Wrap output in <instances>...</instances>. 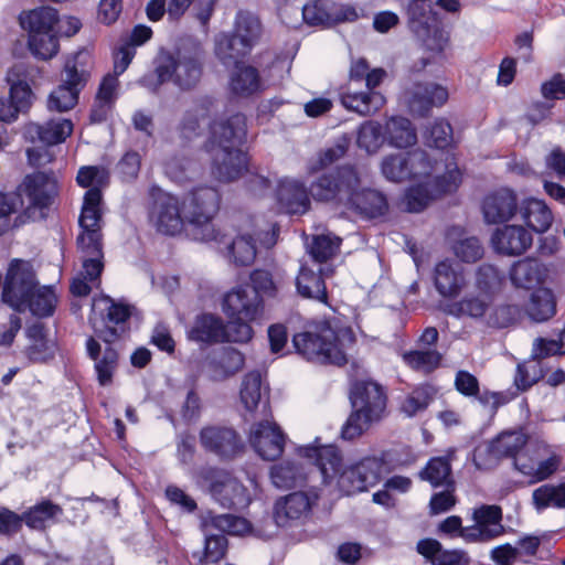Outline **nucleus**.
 Segmentation results:
<instances>
[{
	"mask_svg": "<svg viewBox=\"0 0 565 565\" xmlns=\"http://www.w3.org/2000/svg\"><path fill=\"white\" fill-rule=\"evenodd\" d=\"M352 407L366 414L370 418L380 420L386 408L384 388L373 381H358L350 392Z\"/></svg>",
	"mask_w": 565,
	"mask_h": 565,
	"instance_id": "obj_23",
	"label": "nucleus"
},
{
	"mask_svg": "<svg viewBox=\"0 0 565 565\" xmlns=\"http://www.w3.org/2000/svg\"><path fill=\"white\" fill-rule=\"evenodd\" d=\"M317 500L302 491L280 497L274 505V520L280 527H289L301 524L310 514Z\"/></svg>",
	"mask_w": 565,
	"mask_h": 565,
	"instance_id": "obj_18",
	"label": "nucleus"
},
{
	"mask_svg": "<svg viewBox=\"0 0 565 565\" xmlns=\"http://www.w3.org/2000/svg\"><path fill=\"white\" fill-rule=\"evenodd\" d=\"M286 436L280 427L268 419L254 424L249 431V443L264 460H275L284 452Z\"/></svg>",
	"mask_w": 565,
	"mask_h": 565,
	"instance_id": "obj_19",
	"label": "nucleus"
},
{
	"mask_svg": "<svg viewBox=\"0 0 565 565\" xmlns=\"http://www.w3.org/2000/svg\"><path fill=\"white\" fill-rule=\"evenodd\" d=\"M239 402L244 409L253 415L259 406L266 412L268 407V387L264 385L259 371H250L242 379Z\"/></svg>",
	"mask_w": 565,
	"mask_h": 565,
	"instance_id": "obj_32",
	"label": "nucleus"
},
{
	"mask_svg": "<svg viewBox=\"0 0 565 565\" xmlns=\"http://www.w3.org/2000/svg\"><path fill=\"white\" fill-rule=\"evenodd\" d=\"M77 245L84 253L83 270L81 275L94 284L98 281L104 269L102 242H97V246H90L89 243Z\"/></svg>",
	"mask_w": 565,
	"mask_h": 565,
	"instance_id": "obj_49",
	"label": "nucleus"
},
{
	"mask_svg": "<svg viewBox=\"0 0 565 565\" xmlns=\"http://www.w3.org/2000/svg\"><path fill=\"white\" fill-rule=\"evenodd\" d=\"M433 280L438 295L447 300L457 299L468 285L463 269L449 259L436 264Z\"/></svg>",
	"mask_w": 565,
	"mask_h": 565,
	"instance_id": "obj_26",
	"label": "nucleus"
},
{
	"mask_svg": "<svg viewBox=\"0 0 565 565\" xmlns=\"http://www.w3.org/2000/svg\"><path fill=\"white\" fill-rule=\"evenodd\" d=\"M73 132V122L66 118H53L45 124L40 125L31 122L25 127V137L34 141H40L46 146L62 143Z\"/></svg>",
	"mask_w": 565,
	"mask_h": 565,
	"instance_id": "obj_30",
	"label": "nucleus"
},
{
	"mask_svg": "<svg viewBox=\"0 0 565 565\" xmlns=\"http://www.w3.org/2000/svg\"><path fill=\"white\" fill-rule=\"evenodd\" d=\"M352 413L343 424L341 429V436L345 440H353L365 433L373 423L377 422L374 418H370L356 407H352Z\"/></svg>",
	"mask_w": 565,
	"mask_h": 565,
	"instance_id": "obj_62",
	"label": "nucleus"
},
{
	"mask_svg": "<svg viewBox=\"0 0 565 565\" xmlns=\"http://www.w3.org/2000/svg\"><path fill=\"white\" fill-rule=\"evenodd\" d=\"M212 102L207 98L196 102L191 108H189L181 121L180 130L181 135L191 139L192 137L199 136L202 131V124L207 121L211 113Z\"/></svg>",
	"mask_w": 565,
	"mask_h": 565,
	"instance_id": "obj_43",
	"label": "nucleus"
},
{
	"mask_svg": "<svg viewBox=\"0 0 565 565\" xmlns=\"http://www.w3.org/2000/svg\"><path fill=\"white\" fill-rule=\"evenodd\" d=\"M100 303L104 305L100 313L102 321L98 322L96 313L89 321L96 335L107 345L103 356L99 358L100 344L95 338L89 337L86 340V351L88 356L95 361L98 383L102 386H106L111 383L114 372L118 364V353L110 344L120 338V334L125 330L124 324L129 319L131 311L129 306L117 303L110 298L102 299Z\"/></svg>",
	"mask_w": 565,
	"mask_h": 565,
	"instance_id": "obj_5",
	"label": "nucleus"
},
{
	"mask_svg": "<svg viewBox=\"0 0 565 565\" xmlns=\"http://www.w3.org/2000/svg\"><path fill=\"white\" fill-rule=\"evenodd\" d=\"M493 250L503 256H520L531 248L532 233L518 224H504L497 227L491 235Z\"/></svg>",
	"mask_w": 565,
	"mask_h": 565,
	"instance_id": "obj_21",
	"label": "nucleus"
},
{
	"mask_svg": "<svg viewBox=\"0 0 565 565\" xmlns=\"http://www.w3.org/2000/svg\"><path fill=\"white\" fill-rule=\"evenodd\" d=\"M76 182L82 188L97 189L102 192L109 182V172L100 166H83L78 169Z\"/></svg>",
	"mask_w": 565,
	"mask_h": 565,
	"instance_id": "obj_57",
	"label": "nucleus"
},
{
	"mask_svg": "<svg viewBox=\"0 0 565 565\" xmlns=\"http://www.w3.org/2000/svg\"><path fill=\"white\" fill-rule=\"evenodd\" d=\"M25 311L33 316L45 318L53 315L57 297L52 286H38L34 292L26 299Z\"/></svg>",
	"mask_w": 565,
	"mask_h": 565,
	"instance_id": "obj_45",
	"label": "nucleus"
},
{
	"mask_svg": "<svg viewBox=\"0 0 565 565\" xmlns=\"http://www.w3.org/2000/svg\"><path fill=\"white\" fill-rule=\"evenodd\" d=\"M446 87L436 83H415L405 92V99L411 113L425 116L433 107L443 106L448 99Z\"/></svg>",
	"mask_w": 565,
	"mask_h": 565,
	"instance_id": "obj_27",
	"label": "nucleus"
},
{
	"mask_svg": "<svg viewBox=\"0 0 565 565\" xmlns=\"http://www.w3.org/2000/svg\"><path fill=\"white\" fill-rule=\"evenodd\" d=\"M89 64L90 55L86 51H79L67 58L62 84L49 95V110L63 113L75 107L79 92L89 77Z\"/></svg>",
	"mask_w": 565,
	"mask_h": 565,
	"instance_id": "obj_9",
	"label": "nucleus"
},
{
	"mask_svg": "<svg viewBox=\"0 0 565 565\" xmlns=\"http://www.w3.org/2000/svg\"><path fill=\"white\" fill-rule=\"evenodd\" d=\"M203 57L200 49L178 50L174 54L162 51L156 58V68L140 78V84L156 92L160 85L172 81L182 89L195 86L202 75Z\"/></svg>",
	"mask_w": 565,
	"mask_h": 565,
	"instance_id": "obj_6",
	"label": "nucleus"
},
{
	"mask_svg": "<svg viewBox=\"0 0 565 565\" xmlns=\"http://www.w3.org/2000/svg\"><path fill=\"white\" fill-rule=\"evenodd\" d=\"M184 218L178 198L170 193L158 194L150 212V220L158 232L175 235L181 232Z\"/></svg>",
	"mask_w": 565,
	"mask_h": 565,
	"instance_id": "obj_24",
	"label": "nucleus"
},
{
	"mask_svg": "<svg viewBox=\"0 0 565 565\" xmlns=\"http://www.w3.org/2000/svg\"><path fill=\"white\" fill-rule=\"evenodd\" d=\"M263 34L260 20L248 11H238L231 32H221L214 38V54L224 65L247 56L259 43Z\"/></svg>",
	"mask_w": 565,
	"mask_h": 565,
	"instance_id": "obj_7",
	"label": "nucleus"
},
{
	"mask_svg": "<svg viewBox=\"0 0 565 565\" xmlns=\"http://www.w3.org/2000/svg\"><path fill=\"white\" fill-rule=\"evenodd\" d=\"M527 436L520 431H504L493 439L484 450L478 449L473 462L479 470L494 468L502 458H515L522 454Z\"/></svg>",
	"mask_w": 565,
	"mask_h": 565,
	"instance_id": "obj_15",
	"label": "nucleus"
},
{
	"mask_svg": "<svg viewBox=\"0 0 565 565\" xmlns=\"http://www.w3.org/2000/svg\"><path fill=\"white\" fill-rule=\"evenodd\" d=\"M347 147L341 143H337L329 148H326L317 153L315 158L309 161L308 170L310 173H316L320 170L328 168L338 160L344 157Z\"/></svg>",
	"mask_w": 565,
	"mask_h": 565,
	"instance_id": "obj_64",
	"label": "nucleus"
},
{
	"mask_svg": "<svg viewBox=\"0 0 565 565\" xmlns=\"http://www.w3.org/2000/svg\"><path fill=\"white\" fill-rule=\"evenodd\" d=\"M307 478L308 472L299 461L284 460L270 468L271 482L279 489L301 486Z\"/></svg>",
	"mask_w": 565,
	"mask_h": 565,
	"instance_id": "obj_40",
	"label": "nucleus"
},
{
	"mask_svg": "<svg viewBox=\"0 0 565 565\" xmlns=\"http://www.w3.org/2000/svg\"><path fill=\"white\" fill-rule=\"evenodd\" d=\"M262 310L260 295L247 285L234 288L224 296L223 311L231 319L256 320Z\"/></svg>",
	"mask_w": 565,
	"mask_h": 565,
	"instance_id": "obj_22",
	"label": "nucleus"
},
{
	"mask_svg": "<svg viewBox=\"0 0 565 565\" xmlns=\"http://www.w3.org/2000/svg\"><path fill=\"white\" fill-rule=\"evenodd\" d=\"M63 513V509L50 500H43L23 514V521L31 529H44L49 521Z\"/></svg>",
	"mask_w": 565,
	"mask_h": 565,
	"instance_id": "obj_51",
	"label": "nucleus"
},
{
	"mask_svg": "<svg viewBox=\"0 0 565 565\" xmlns=\"http://www.w3.org/2000/svg\"><path fill=\"white\" fill-rule=\"evenodd\" d=\"M502 285V277L493 265H480L475 275L476 291L494 299V296L500 291Z\"/></svg>",
	"mask_w": 565,
	"mask_h": 565,
	"instance_id": "obj_48",
	"label": "nucleus"
},
{
	"mask_svg": "<svg viewBox=\"0 0 565 565\" xmlns=\"http://www.w3.org/2000/svg\"><path fill=\"white\" fill-rule=\"evenodd\" d=\"M332 2L329 0H315L302 8V18L310 25H330Z\"/></svg>",
	"mask_w": 565,
	"mask_h": 565,
	"instance_id": "obj_59",
	"label": "nucleus"
},
{
	"mask_svg": "<svg viewBox=\"0 0 565 565\" xmlns=\"http://www.w3.org/2000/svg\"><path fill=\"white\" fill-rule=\"evenodd\" d=\"M245 365L244 354L235 348L212 350L203 361V372L212 382H224L233 377Z\"/></svg>",
	"mask_w": 565,
	"mask_h": 565,
	"instance_id": "obj_17",
	"label": "nucleus"
},
{
	"mask_svg": "<svg viewBox=\"0 0 565 565\" xmlns=\"http://www.w3.org/2000/svg\"><path fill=\"white\" fill-rule=\"evenodd\" d=\"M203 526L205 530L211 527L231 535H242L250 530L249 522L243 518L233 514L215 515L211 512L203 518Z\"/></svg>",
	"mask_w": 565,
	"mask_h": 565,
	"instance_id": "obj_46",
	"label": "nucleus"
},
{
	"mask_svg": "<svg viewBox=\"0 0 565 565\" xmlns=\"http://www.w3.org/2000/svg\"><path fill=\"white\" fill-rule=\"evenodd\" d=\"M408 25L433 55L441 54L449 43V35L443 29L438 14L424 1H414L407 7Z\"/></svg>",
	"mask_w": 565,
	"mask_h": 565,
	"instance_id": "obj_11",
	"label": "nucleus"
},
{
	"mask_svg": "<svg viewBox=\"0 0 565 565\" xmlns=\"http://www.w3.org/2000/svg\"><path fill=\"white\" fill-rule=\"evenodd\" d=\"M386 140L385 132L376 121H366L361 125L358 135V145L365 149L369 153L376 152L383 141Z\"/></svg>",
	"mask_w": 565,
	"mask_h": 565,
	"instance_id": "obj_61",
	"label": "nucleus"
},
{
	"mask_svg": "<svg viewBox=\"0 0 565 565\" xmlns=\"http://www.w3.org/2000/svg\"><path fill=\"white\" fill-rule=\"evenodd\" d=\"M519 201L510 189H500L488 194L482 202V214L487 224H503L516 213Z\"/></svg>",
	"mask_w": 565,
	"mask_h": 565,
	"instance_id": "obj_28",
	"label": "nucleus"
},
{
	"mask_svg": "<svg viewBox=\"0 0 565 565\" xmlns=\"http://www.w3.org/2000/svg\"><path fill=\"white\" fill-rule=\"evenodd\" d=\"M220 194L216 189L201 186L191 191L182 203L185 220L196 227H203L202 239H216L211 220L218 211Z\"/></svg>",
	"mask_w": 565,
	"mask_h": 565,
	"instance_id": "obj_14",
	"label": "nucleus"
},
{
	"mask_svg": "<svg viewBox=\"0 0 565 565\" xmlns=\"http://www.w3.org/2000/svg\"><path fill=\"white\" fill-rule=\"evenodd\" d=\"M355 341L350 328L339 327L334 319L312 320L294 334L292 343L299 355L318 364L344 365L347 349Z\"/></svg>",
	"mask_w": 565,
	"mask_h": 565,
	"instance_id": "obj_3",
	"label": "nucleus"
},
{
	"mask_svg": "<svg viewBox=\"0 0 565 565\" xmlns=\"http://www.w3.org/2000/svg\"><path fill=\"white\" fill-rule=\"evenodd\" d=\"M342 105L361 116L375 114L385 104L384 96L379 92H356L351 87L341 94Z\"/></svg>",
	"mask_w": 565,
	"mask_h": 565,
	"instance_id": "obj_39",
	"label": "nucleus"
},
{
	"mask_svg": "<svg viewBox=\"0 0 565 565\" xmlns=\"http://www.w3.org/2000/svg\"><path fill=\"white\" fill-rule=\"evenodd\" d=\"M204 478L210 480V493L225 509L245 508L249 500L246 488L236 479L215 469H209Z\"/></svg>",
	"mask_w": 565,
	"mask_h": 565,
	"instance_id": "obj_16",
	"label": "nucleus"
},
{
	"mask_svg": "<svg viewBox=\"0 0 565 565\" xmlns=\"http://www.w3.org/2000/svg\"><path fill=\"white\" fill-rule=\"evenodd\" d=\"M443 355L436 350H414L403 354L404 362L415 371L430 373L441 362Z\"/></svg>",
	"mask_w": 565,
	"mask_h": 565,
	"instance_id": "obj_54",
	"label": "nucleus"
},
{
	"mask_svg": "<svg viewBox=\"0 0 565 565\" xmlns=\"http://www.w3.org/2000/svg\"><path fill=\"white\" fill-rule=\"evenodd\" d=\"M54 181L43 172H35L24 178L18 186L17 192L12 193L20 200L19 209L24 207L21 215L17 217L20 223L26 221H40L45 217V210L51 205L55 194Z\"/></svg>",
	"mask_w": 565,
	"mask_h": 565,
	"instance_id": "obj_10",
	"label": "nucleus"
},
{
	"mask_svg": "<svg viewBox=\"0 0 565 565\" xmlns=\"http://www.w3.org/2000/svg\"><path fill=\"white\" fill-rule=\"evenodd\" d=\"M385 137L388 143L396 148H406L417 141L411 120L401 116L392 117L386 121Z\"/></svg>",
	"mask_w": 565,
	"mask_h": 565,
	"instance_id": "obj_42",
	"label": "nucleus"
},
{
	"mask_svg": "<svg viewBox=\"0 0 565 565\" xmlns=\"http://www.w3.org/2000/svg\"><path fill=\"white\" fill-rule=\"evenodd\" d=\"M201 446L221 459H233L243 450L238 434L230 427L207 426L200 431Z\"/></svg>",
	"mask_w": 565,
	"mask_h": 565,
	"instance_id": "obj_20",
	"label": "nucleus"
},
{
	"mask_svg": "<svg viewBox=\"0 0 565 565\" xmlns=\"http://www.w3.org/2000/svg\"><path fill=\"white\" fill-rule=\"evenodd\" d=\"M305 185L296 180L284 179L276 190V198L281 210L289 214H302L309 205L310 200ZM311 195V193H309Z\"/></svg>",
	"mask_w": 565,
	"mask_h": 565,
	"instance_id": "obj_33",
	"label": "nucleus"
},
{
	"mask_svg": "<svg viewBox=\"0 0 565 565\" xmlns=\"http://www.w3.org/2000/svg\"><path fill=\"white\" fill-rule=\"evenodd\" d=\"M532 502L539 512L551 507L565 509V483H547L536 488L532 493Z\"/></svg>",
	"mask_w": 565,
	"mask_h": 565,
	"instance_id": "obj_47",
	"label": "nucleus"
},
{
	"mask_svg": "<svg viewBox=\"0 0 565 565\" xmlns=\"http://www.w3.org/2000/svg\"><path fill=\"white\" fill-rule=\"evenodd\" d=\"M341 238L331 234H321L312 238L309 253L319 263L332 258L340 248Z\"/></svg>",
	"mask_w": 565,
	"mask_h": 565,
	"instance_id": "obj_56",
	"label": "nucleus"
},
{
	"mask_svg": "<svg viewBox=\"0 0 565 565\" xmlns=\"http://www.w3.org/2000/svg\"><path fill=\"white\" fill-rule=\"evenodd\" d=\"M57 22L58 13L51 7H40L20 15L21 26L29 32V49L35 57L46 61L57 54Z\"/></svg>",
	"mask_w": 565,
	"mask_h": 565,
	"instance_id": "obj_8",
	"label": "nucleus"
},
{
	"mask_svg": "<svg viewBox=\"0 0 565 565\" xmlns=\"http://www.w3.org/2000/svg\"><path fill=\"white\" fill-rule=\"evenodd\" d=\"M509 276L514 287L532 289L542 284L545 268L536 258L526 257L513 263Z\"/></svg>",
	"mask_w": 565,
	"mask_h": 565,
	"instance_id": "obj_37",
	"label": "nucleus"
},
{
	"mask_svg": "<svg viewBox=\"0 0 565 565\" xmlns=\"http://www.w3.org/2000/svg\"><path fill=\"white\" fill-rule=\"evenodd\" d=\"M198 169V162L183 154H175L164 163L166 174L177 183L192 179L196 174Z\"/></svg>",
	"mask_w": 565,
	"mask_h": 565,
	"instance_id": "obj_53",
	"label": "nucleus"
},
{
	"mask_svg": "<svg viewBox=\"0 0 565 565\" xmlns=\"http://www.w3.org/2000/svg\"><path fill=\"white\" fill-rule=\"evenodd\" d=\"M518 213L529 228L545 233L553 223V214L543 200L527 198L519 203Z\"/></svg>",
	"mask_w": 565,
	"mask_h": 565,
	"instance_id": "obj_36",
	"label": "nucleus"
},
{
	"mask_svg": "<svg viewBox=\"0 0 565 565\" xmlns=\"http://www.w3.org/2000/svg\"><path fill=\"white\" fill-rule=\"evenodd\" d=\"M100 203V191L97 189L86 191L78 220L82 233L77 237V244L89 243L90 246H97V242H102V214L99 209Z\"/></svg>",
	"mask_w": 565,
	"mask_h": 565,
	"instance_id": "obj_25",
	"label": "nucleus"
},
{
	"mask_svg": "<svg viewBox=\"0 0 565 565\" xmlns=\"http://www.w3.org/2000/svg\"><path fill=\"white\" fill-rule=\"evenodd\" d=\"M245 135L246 118L243 114H235L211 125L205 147L212 160V172L220 181L236 180L246 169V153L239 149Z\"/></svg>",
	"mask_w": 565,
	"mask_h": 565,
	"instance_id": "obj_4",
	"label": "nucleus"
},
{
	"mask_svg": "<svg viewBox=\"0 0 565 565\" xmlns=\"http://www.w3.org/2000/svg\"><path fill=\"white\" fill-rule=\"evenodd\" d=\"M417 552L433 565H469L470 557L462 550H444L435 539H423L417 543Z\"/></svg>",
	"mask_w": 565,
	"mask_h": 565,
	"instance_id": "obj_35",
	"label": "nucleus"
},
{
	"mask_svg": "<svg viewBox=\"0 0 565 565\" xmlns=\"http://www.w3.org/2000/svg\"><path fill=\"white\" fill-rule=\"evenodd\" d=\"M300 455L313 459L323 483L335 488L345 495L366 491L376 486L387 472L386 462L380 457H366L343 469V458L333 445L306 446Z\"/></svg>",
	"mask_w": 565,
	"mask_h": 565,
	"instance_id": "obj_2",
	"label": "nucleus"
},
{
	"mask_svg": "<svg viewBox=\"0 0 565 565\" xmlns=\"http://www.w3.org/2000/svg\"><path fill=\"white\" fill-rule=\"evenodd\" d=\"M311 198L330 203L365 220L384 216L388 211L386 196L367 185L362 170L354 164H342L322 173L310 184Z\"/></svg>",
	"mask_w": 565,
	"mask_h": 565,
	"instance_id": "obj_1",
	"label": "nucleus"
},
{
	"mask_svg": "<svg viewBox=\"0 0 565 565\" xmlns=\"http://www.w3.org/2000/svg\"><path fill=\"white\" fill-rule=\"evenodd\" d=\"M7 79L10 83V100L13 107L18 114L26 113L34 99L30 85L18 78V74L14 68L9 71Z\"/></svg>",
	"mask_w": 565,
	"mask_h": 565,
	"instance_id": "obj_52",
	"label": "nucleus"
},
{
	"mask_svg": "<svg viewBox=\"0 0 565 565\" xmlns=\"http://www.w3.org/2000/svg\"><path fill=\"white\" fill-rule=\"evenodd\" d=\"M446 171L433 182H425L408 189L405 194L406 209L422 212L435 198L456 191L461 183V172L452 157H446Z\"/></svg>",
	"mask_w": 565,
	"mask_h": 565,
	"instance_id": "obj_13",
	"label": "nucleus"
},
{
	"mask_svg": "<svg viewBox=\"0 0 565 565\" xmlns=\"http://www.w3.org/2000/svg\"><path fill=\"white\" fill-rule=\"evenodd\" d=\"M224 320L212 313L198 316L188 331V339L196 343H224Z\"/></svg>",
	"mask_w": 565,
	"mask_h": 565,
	"instance_id": "obj_34",
	"label": "nucleus"
},
{
	"mask_svg": "<svg viewBox=\"0 0 565 565\" xmlns=\"http://www.w3.org/2000/svg\"><path fill=\"white\" fill-rule=\"evenodd\" d=\"M425 138L430 147L437 149L447 148L452 141V128L450 124L443 119H436L425 132Z\"/></svg>",
	"mask_w": 565,
	"mask_h": 565,
	"instance_id": "obj_63",
	"label": "nucleus"
},
{
	"mask_svg": "<svg viewBox=\"0 0 565 565\" xmlns=\"http://www.w3.org/2000/svg\"><path fill=\"white\" fill-rule=\"evenodd\" d=\"M526 313L535 322H544L556 313V301L553 292L548 289H537L526 305Z\"/></svg>",
	"mask_w": 565,
	"mask_h": 565,
	"instance_id": "obj_44",
	"label": "nucleus"
},
{
	"mask_svg": "<svg viewBox=\"0 0 565 565\" xmlns=\"http://www.w3.org/2000/svg\"><path fill=\"white\" fill-rule=\"evenodd\" d=\"M493 300L479 292L466 294L459 300H454L441 306L444 313L460 318H470L473 320H480L486 318L487 313L491 309Z\"/></svg>",
	"mask_w": 565,
	"mask_h": 565,
	"instance_id": "obj_31",
	"label": "nucleus"
},
{
	"mask_svg": "<svg viewBox=\"0 0 565 565\" xmlns=\"http://www.w3.org/2000/svg\"><path fill=\"white\" fill-rule=\"evenodd\" d=\"M383 177L392 182H402L411 179L406 154L386 156L381 163Z\"/></svg>",
	"mask_w": 565,
	"mask_h": 565,
	"instance_id": "obj_58",
	"label": "nucleus"
},
{
	"mask_svg": "<svg viewBox=\"0 0 565 565\" xmlns=\"http://www.w3.org/2000/svg\"><path fill=\"white\" fill-rule=\"evenodd\" d=\"M420 478L427 480L433 487H449L452 484L451 466L448 457L431 458L425 469L420 472Z\"/></svg>",
	"mask_w": 565,
	"mask_h": 565,
	"instance_id": "obj_50",
	"label": "nucleus"
},
{
	"mask_svg": "<svg viewBox=\"0 0 565 565\" xmlns=\"http://www.w3.org/2000/svg\"><path fill=\"white\" fill-rule=\"evenodd\" d=\"M216 242L224 245L227 250V258L237 266H249L256 257V246L249 235L237 236L230 239L227 235L215 232Z\"/></svg>",
	"mask_w": 565,
	"mask_h": 565,
	"instance_id": "obj_38",
	"label": "nucleus"
},
{
	"mask_svg": "<svg viewBox=\"0 0 565 565\" xmlns=\"http://www.w3.org/2000/svg\"><path fill=\"white\" fill-rule=\"evenodd\" d=\"M36 273L31 262L13 258L8 266L3 285L2 301L14 311L25 312L28 297L39 286Z\"/></svg>",
	"mask_w": 565,
	"mask_h": 565,
	"instance_id": "obj_12",
	"label": "nucleus"
},
{
	"mask_svg": "<svg viewBox=\"0 0 565 565\" xmlns=\"http://www.w3.org/2000/svg\"><path fill=\"white\" fill-rule=\"evenodd\" d=\"M296 286L299 295L303 298L327 303V288L320 273L301 267L296 279Z\"/></svg>",
	"mask_w": 565,
	"mask_h": 565,
	"instance_id": "obj_41",
	"label": "nucleus"
},
{
	"mask_svg": "<svg viewBox=\"0 0 565 565\" xmlns=\"http://www.w3.org/2000/svg\"><path fill=\"white\" fill-rule=\"evenodd\" d=\"M433 396L430 386H418L404 399L401 409L406 416L413 417L428 407Z\"/></svg>",
	"mask_w": 565,
	"mask_h": 565,
	"instance_id": "obj_60",
	"label": "nucleus"
},
{
	"mask_svg": "<svg viewBox=\"0 0 565 565\" xmlns=\"http://www.w3.org/2000/svg\"><path fill=\"white\" fill-rule=\"evenodd\" d=\"M475 524L461 530V537L468 543L489 542L502 535L504 527L502 524L488 525V523L473 519Z\"/></svg>",
	"mask_w": 565,
	"mask_h": 565,
	"instance_id": "obj_55",
	"label": "nucleus"
},
{
	"mask_svg": "<svg viewBox=\"0 0 565 565\" xmlns=\"http://www.w3.org/2000/svg\"><path fill=\"white\" fill-rule=\"evenodd\" d=\"M234 68L230 73V93L238 98H248L264 89V82L259 71L241 60L233 63Z\"/></svg>",
	"mask_w": 565,
	"mask_h": 565,
	"instance_id": "obj_29",
	"label": "nucleus"
}]
</instances>
